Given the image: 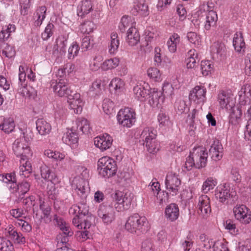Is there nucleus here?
Segmentation results:
<instances>
[{
    "label": "nucleus",
    "mask_w": 251,
    "mask_h": 251,
    "mask_svg": "<svg viewBox=\"0 0 251 251\" xmlns=\"http://www.w3.org/2000/svg\"><path fill=\"white\" fill-rule=\"evenodd\" d=\"M209 152L212 160L217 161L222 159L223 156V148L219 140L214 141Z\"/></svg>",
    "instance_id": "obj_22"
},
{
    "label": "nucleus",
    "mask_w": 251,
    "mask_h": 251,
    "mask_svg": "<svg viewBox=\"0 0 251 251\" xmlns=\"http://www.w3.org/2000/svg\"><path fill=\"white\" fill-rule=\"evenodd\" d=\"M140 36L135 27H131L127 30L126 41L130 46H136L140 41Z\"/></svg>",
    "instance_id": "obj_26"
},
{
    "label": "nucleus",
    "mask_w": 251,
    "mask_h": 251,
    "mask_svg": "<svg viewBox=\"0 0 251 251\" xmlns=\"http://www.w3.org/2000/svg\"><path fill=\"white\" fill-rule=\"evenodd\" d=\"M72 186L77 195L83 200V202L85 201L89 191L88 182L80 177H75L73 180Z\"/></svg>",
    "instance_id": "obj_14"
},
{
    "label": "nucleus",
    "mask_w": 251,
    "mask_h": 251,
    "mask_svg": "<svg viewBox=\"0 0 251 251\" xmlns=\"http://www.w3.org/2000/svg\"><path fill=\"white\" fill-rule=\"evenodd\" d=\"M239 96L241 107L249 104L251 100V86L248 84L243 85L239 92Z\"/></svg>",
    "instance_id": "obj_23"
},
{
    "label": "nucleus",
    "mask_w": 251,
    "mask_h": 251,
    "mask_svg": "<svg viewBox=\"0 0 251 251\" xmlns=\"http://www.w3.org/2000/svg\"><path fill=\"white\" fill-rule=\"evenodd\" d=\"M53 221L54 224L62 231V233L58 234L56 237L57 246L59 248L68 242V237L73 235V232L71 231L68 224L61 217L58 216L57 215L53 216Z\"/></svg>",
    "instance_id": "obj_6"
},
{
    "label": "nucleus",
    "mask_w": 251,
    "mask_h": 251,
    "mask_svg": "<svg viewBox=\"0 0 251 251\" xmlns=\"http://www.w3.org/2000/svg\"><path fill=\"white\" fill-rule=\"evenodd\" d=\"M23 204L26 206L25 210L26 212H28V211L31 208V207H33V214H35L36 216H37V213H35V197L33 196H29L28 198H26L25 199H24L23 201Z\"/></svg>",
    "instance_id": "obj_50"
},
{
    "label": "nucleus",
    "mask_w": 251,
    "mask_h": 251,
    "mask_svg": "<svg viewBox=\"0 0 251 251\" xmlns=\"http://www.w3.org/2000/svg\"><path fill=\"white\" fill-rule=\"evenodd\" d=\"M119 39L116 33L111 35L110 45L109 46V52L110 54H114L118 50L119 46Z\"/></svg>",
    "instance_id": "obj_46"
},
{
    "label": "nucleus",
    "mask_w": 251,
    "mask_h": 251,
    "mask_svg": "<svg viewBox=\"0 0 251 251\" xmlns=\"http://www.w3.org/2000/svg\"><path fill=\"white\" fill-rule=\"evenodd\" d=\"M233 45L237 52L244 51L245 49V43L244 41L243 34L241 32H236L233 39Z\"/></svg>",
    "instance_id": "obj_30"
},
{
    "label": "nucleus",
    "mask_w": 251,
    "mask_h": 251,
    "mask_svg": "<svg viewBox=\"0 0 251 251\" xmlns=\"http://www.w3.org/2000/svg\"><path fill=\"white\" fill-rule=\"evenodd\" d=\"M148 221L145 216L135 213L129 216L125 224L126 229L132 233L140 235L149 229Z\"/></svg>",
    "instance_id": "obj_4"
},
{
    "label": "nucleus",
    "mask_w": 251,
    "mask_h": 251,
    "mask_svg": "<svg viewBox=\"0 0 251 251\" xmlns=\"http://www.w3.org/2000/svg\"><path fill=\"white\" fill-rule=\"evenodd\" d=\"M13 150L17 156L22 157L20 175L25 177H28L32 172L31 163L29 160L32 156V152L29 144L25 139L16 140L13 145Z\"/></svg>",
    "instance_id": "obj_1"
},
{
    "label": "nucleus",
    "mask_w": 251,
    "mask_h": 251,
    "mask_svg": "<svg viewBox=\"0 0 251 251\" xmlns=\"http://www.w3.org/2000/svg\"><path fill=\"white\" fill-rule=\"evenodd\" d=\"M229 95L224 91L220 92L218 97V101L221 108L227 110H232L229 116V123L236 125L239 124L241 116L242 107H234V103L230 101Z\"/></svg>",
    "instance_id": "obj_3"
},
{
    "label": "nucleus",
    "mask_w": 251,
    "mask_h": 251,
    "mask_svg": "<svg viewBox=\"0 0 251 251\" xmlns=\"http://www.w3.org/2000/svg\"><path fill=\"white\" fill-rule=\"evenodd\" d=\"M94 45V41L92 37L85 36L82 39L81 47L85 50L91 49Z\"/></svg>",
    "instance_id": "obj_55"
},
{
    "label": "nucleus",
    "mask_w": 251,
    "mask_h": 251,
    "mask_svg": "<svg viewBox=\"0 0 251 251\" xmlns=\"http://www.w3.org/2000/svg\"><path fill=\"white\" fill-rule=\"evenodd\" d=\"M131 12L134 15H139L143 17L149 15V7L145 0H134Z\"/></svg>",
    "instance_id": "obj_20"
},
{
    "label": "nucleus",
    "mask_w": 251,
    "mask_h": 251,
    "mask_svg": "<svg viewBox=\"0 0 251 251\" xmlns=\"http://www.w3.org/2000/svg\"><path fill=\"white\" fill-rule=\"evenodd\" d=\"M174 88L169 83H164L162 87V92L164 97H171L173 94Z\"/></svg>",
    "instance_id": "obj_59"
},
{
    "label": "nucleus",
    "mask_w": 251,
    "mask_h": 251,
    "mask_svg": "<svg viewBox=\"0 0 251 251\" xmlns=\"http://www.w3.org/2000/svg\"><path fill=\"white\" fill-rule=\"evenodd\" d=\"M201 70L202 75L206 76L209 74L213 68V66L209 61H202L201 64Z\"/></svg>",
    "instance_id": "obj_54"
},
{
    "label": "nucleus",
    "mask_w": 251,
    "mask_h": 251,
    "mask_svg": "<svg viewBox=\"0 0 251 251\" xmlns=\"http://www.w3.org/2000/svg\"><path fill=\"white\" fill-rule=\"evenodd\" d=\"M187 37L189 41L195 45H199L201 42L200 37L196 33L190 32L187 33Z\"/></svg>",
    "instance_id": "obj_60"
},
{
    "label": "nucleus",
    "mask_w": 251,
    "mask_h": 251,
    "mask_svg": "<svg viewBox=\"0 0 251 251\" xmlns=\"http://www.w3.org/2000/svg\"><path fill=\"white\" fill-rule=\"evenodd\" d=\"M40 173L41 177L45 180L52 181L54 174L50 168L45 164H43L40 167Z\"/></svg>",
    "instance_id": "obj_44"
},
{
    "label": "nucleus",
    "mask_w": 251,
    "mask_h": 251,
    "mask_svg": "<svg viewBox=\"0 0 251 251\" xmlns=\"http://www.w3.org/2000/svg\"><path fill=\"white\" fill-rule=\"evenodd\" d=\"M99 174L103 177L109 178L115 175L117 165L113 159L105 156L100 158L98 162Z\"/></svg>",
    "instance_id": "obj_5"
},
{
    "label": "nucleus",
    "mask_w": 251,
    "mask_h": 251,
    "mask_svg": "<svg viewBox=\"0 0 251 251\" xmlns=\"http://www.w3.org/2000/svg\"><path fill=\"white\" fill-rule=\"evenodd\" d=\"M226 47L222 42L217 41L214 42L211 47V51L214 54H216L217 57L222 56L225 52Z\"/></svg>",
    "instance_id": "obj_41"
},
{
    "label": "nucleus",
    "mask_w": 251,
    "mask_h": 251,
    "mask_svg": "<svg viewBox=\"0 0 251 251\" xmlns=\"http://www.w3.org/2000/svg\"><path fill=\"white\" fill-rule=\"evenodd\" d=\"M47 8L45 6H42L38 8L33 14L34 25L39 26L41 25L43 20L46 17Z\"/></svg>",
    "instance_id": "obj_31"
},
{
    "label": "nucleus",
    "mask_w": 251,
    "mask_h": 251,
    "mask_svg": "<svg viewBox=\"0 0 251 251\" xmlns=\"http://www.w3.org/2000/svg\"><path fill=\"white\" fill-rule=\"evenodd\" d=\"M215 198L219 202L227 203L229 200L236 201L238 197L235 191L231 190L226 184L219 185L215 191Z\"/></svg>",
    "instance_id": "obj_9"
},
{
    "label": "nucleus",
    "mask_w": 251,
    "mask_h": 251,
    "mask_svg": "<svg viewBox=\"0 0 251 251\" xmlns=\"http://www.w3.org/2000/svg\"><path fill=\"white\" fill-rule=\"evenodd\" d=\"M135 27L134 23L132 22L131 18L128 16H124L121 19L119 28L122 32H125L129 28Z\"/></svg>",
    "instance_id": "obj_39"
},
{
    "label": "nucleus",
    "mask_w": 251,
    "mask_h": 251,
    "mask_svg": "<svg viewBox=\"0 0 251 251\" xmlns=\"http://www.w3.org/2000/svg\"><path fill=\"white\" fill-rule=\"evenodd\" d=\"M188 58L186 60V66L188 68H194L198 65L200 59L198 53L195 50H191L188 52Z\"/></svg>",
    "instance_id": "obj_32"
},
{
    "label": "nucleus",
    "mask_w": 251,
    "mask_h": 251,
    "mask_svg": "<svg viewBox=\"0 0 251 251\" xmlns=\"http://www.w3.org/2000/svg\"><path fill=\"white\" fill-rule=\"evenodd\" d=\"M67 102L69 103L70 108L74 110L76 114L80 113L82 110L83 102L80 99V95L79 93H72L67 97Z\"/></svg>",
    "instance_id": "obj_18"
},
{
    "label": "nucleus",
    "mask_w": 251,
    "mask_h": 251,
    "mask_svg": "<svg viewBox=\"0 0 251 251\" xmlns=\"http://www.w3.org/2000/svg\"><path fill=\"white\" fill-rule=\"evenodd\" d=\"M0 181H1L6 183L11 182L12 184L10 186V188H13V184L15 183L16 181L15 173H12L10 174H6L5 175H0Z\"/></svg>",
    "instance_id": "obj_51"
},
{
    "label": "nucleus",
    "mask_w": 251,
    "mask_h": 251,
    "mask_svg": "<svg viewBox=\"0 0 251 251\" xmlns=\"http://www.w3.org/2000/svg\"><path fill=\"white\" fill-rule=\"evenodd\" d=\"M206 89L202 86H196L191 91L189 98L198 103H203L206 100Z\"/></svg>",
    "instance_id": "obj_17"
},
{
    "label": "nucleus",
    "mask_w": 251,
    "mask_h": 251,
    "mask_svg": "<svg viewBox=\"0 0 251 251\" xmlns=\"http://www.w3.org/2000/svg\"><path fill=\"white\" fill-rule=\"evenodd\" d=\"M54 92L59 97H68L73 93L69 86L68 80L64 78H58V80H52L51 81Z\"/></svg>",
    "instance_id": "obj_11"
},
{
    "label": "nucleus",
    "mask_w": 251,
    "mask_h": 251,
    "mask_svg": "<svg viewBox=\"0 0 251 251\" xmlns=\"http://www.w3.org/2000/svg\"><path fill=\"white\" fill-rule=\"evenodd\" d=\"M112 198L116 201L114 206L118 211H122L130 208L132 200L130 193L116 191Z\"/></svg>",
    "instance_id": "obj_8"
},
{
    "label": "nucleus",
    "mask_w": 251,
    "mask_h": 251,
    "mask_svg": "<svg viewBox=\"0 0 251 251\" xmlns=\"http://www.w3.org/2000/svg\"><path fill=\"white\" fill-rule=\"evenodd\" d=\"M13 191L12 192H18L19 196L21 197V199H23V197H22V196L24 195L29 190L30 185L29 182L23 181L19 185L13 183Z\"/></svg>",
    "instance_id": "obj_35"
},
{
    "label": "nucleus",
    "mask_w": 251,
    "mask_h": 251,
    "mask_svg": "<svg viewBox=\"0 0 251 251\" xmlns=\"http://www.w3.org/2000/svg\"><path fill=\"white\" fill-rule=\"evenodd\" d=\"M154 248L151 241L146 240L142 243L141 251H154Z\"/></svg>",
    "instance_id": "obj_63"
},
{
    "label": "nucleus",
    "mask_w": 251,
    "mask_h": 251,
    "mask_svg": "<svg viewBox=\"0 0 251 251\" xmlns=\"http://www.w3.org/2000/svg\"><path fill=\"white\" fill-rule=\"evenodd\" d=\"M62 140L65 144L72 146L73 148L77 145L78 137V134L75 130L71 129L70 131L66 133L62 137Z\"/></svg>",
    "instance_id": "obj_27"
},
{
    "label": "nucleus",
    "mask_w": 251,
    "mask_h": 251,
    "mask_svg": "<svg viewBox=\"0 0 251 251\" xmlns=\"http://www.w3.org/2000/svg\"><path fill=\"white\" fill-rule=\"evenodd\" d=\"M198 212L203 217H207L211 212L210 199L206 195H202L199 197L198 204Z\"/></svg>",
    "instance_id": "obj_21"
},
{
    "label": "nucleus",
    "mask_w": 251,
    "mask_h": 251,
    "mask_svg": "<svg viewBox=\"0 0 251 251\" xmlns=\"http://www.w3.org/2000/svg\"><path fill=\"white\" fill-rule=\"evenodd\" d=\"M76 130L78 129L83 133L87 134L90 131V125L89 122L83 118H80L76 120Z\"/></svg>",
    "instance_id": "obj_42"
},
{
    "label": "nucleus",
    "mask_w": 251,
    "mask_h": 251,
    "mask_svg": "<svg viewBox=\"0 0 251 251\" xmlns=\"http://www.w3.org/2000/svg\"><path fill=\"white\" fill-rule=\"evenodd\" d=\"M179 215V208L176 204L171 203L166 207L165 217L168 221H175L178 219Z\"/></svg>",
    "instance_id": "obj_25"
},
{
    "label": "nucleus",
    "mask_w": 251,
    "mask_h": 251,
    "mask_svg": "<svg viewBox=\"0 0 251 251\" xmlns=\"http://www.w3.org/2000/svg\"><path fill=\"white\" fill-rule=\"evenodd\" d=\"M213 251H229L224 244L219 241L215 242L213 247Z\"/></svg>",
    "instance_id": "obj_64"
},
{
    "label": "nucleus",
    "mask_w": 251,
    "mask_h": 251,
    "mask_svg": "<svg viewBox=\"0 0 251 251\" xmlns=\"http://www.w3.org/2000/svg\"><path fill=\"white\" fill-rule=\"evenodd\" d=\"M162 94L161 92L158 91L157 89L154 88L151 93L150 103L152 105L157 106L160 103V101L163 102L164 97L162 96Z\"/></svg>",
    "instance_id": "obj_38"
},
{
    "label": "nucleus",
    "mask_w": 251,
    "mask_h": 251,
    "mask_svg": "<svg viewBox=\"0 0 251 251\" xmlns=\"http://www.w3.org/2000/svg\"><path fill=\"white\" fill-rule=\"evenodd\" d=\"M15 53L14 48L8 45H6V47L2 50V55L9 58L14 57Z\"/></svg>",
    "instance_id": "obj_62"
},
{
    "label": "nucleus",
    "mask_w": 251,
    "mask_h": 251,
    "mask_svg": "<svg viewBox=\"0 0 251 251\" xmlns=\"http://www.w3.org/2000/svg\"><path fill=\"white\" fill-rule=\"evenodd\" d=\"M96 26L94 23L90 21H85L80 25V29L83 33L89 34L93 32Z\"/></svg>",
    "instance_id": "obj_47"
},
{
    "label": "nucleus",
    "mask_w": 251,
    "mask_h": 251,
    "mask_svg": "<svg viewBox=\"0 0 251 251\" xmlns=\"http://www.w3.org/2000/svg\"><path fill=\"white\" fill-rule=\"evenodd\" d=\"M208 153L202 147L194 148L190 155L186 158L184 168L187 171L191 170L193 166L200 169L204 167L207 163Z\"/></svg>",
    "instance_id": "obj_2"
},
{
    "label": "nucleus",
    "mask_w": 251,
    "mask_h": 251,
    "mask_svg": "<svg viewBox=\"0 0 251 251\" xmlns=\"http://www.w3.org/2000/svg\"><path fill=\"white\" fill-rule=\"evenodd\" d=\"M69 214L75 216H86L88 214V206L86 204L85 201L83 202V200L79 205H73L69 209Z\"/></svg>",
    "instance_id": "obj_24"
},
{
    "label": "nucleus",
    "mask_w": 251,
    "mask_h": 251,
    "mask_svg": "<svg viewBox=\"0 0 251 251\" xmlns=\"http://www.w3.org/2000/svg\"><path fill=\"white\" fill-rule=\"evenodd\" d=\"M209 6L207 4H203L200 7L201 11L207 12L206 16V21L204 25V28L209 30L211 27L214 26L218 20V16L216 12L212 10L209 9Z\"/></svg>",
    "instance_id": "obj_16"
},
{
    "label": "nucleus",
    "mask_w": 251,
    "mask_h": 251,
    "mask_svg": "<svg viewBox=\"0 0 251 251\" xmlns=\"http://www.w3.org/2000/svg\"><path fill=\"white\" fill-rule=\"evenodd\" d=\"M15 124L12 119H4L2 124L0 125V128L5 133H9L13 130Z\"/></svg>",
    "instance_id": "obj_45"
},
{
    "label": "nucleus",
    "mask_w": 251,
    "mask_h": 251,
    "mask_svg": "<svg viewBox=\"0 0 251 251\" xmlns=\"http://www.w3.org/2000/svg\"><path fill=\"white\" fill-rule=\"evenodd\" d=\"M93 10V3L90 0H82L77 7V14L83 17Z\"/></svg>",
    "instance_id": "obj_28"
},
{
    "label": "nucleus",
    "mask_w": 251,
    "mask_h": 251,
    "mask_svg": "<svg viewBox=\"0 0 251 251\" xmlns=\"http://www.w3.org/2000/svg\"><path fill=\"white\" fill-rule=\"evenodd\" d=\"M9 234L15 243L24 244L25 242V238L21 233L11 230Z\"/></svg>",
    "instance_id": "obj_53"
},
{
    "label": "nucleus",
    "mask_w": 251,
    "mask_h": 251,
    "mask_svg": "<svg viewBox=\"0 0 251 251\" xmlns=\"http://www.w3.org/2000/svg\"><path fill=\"white\" fill-rule=\"evenodd\" d=\"M181 184V180L178 175L173 172L168 173L165 180L166 189L173 195H176L178 193Z\"/></svg>",
    "instance_id": "obj_13"
},
{
    "label": "nucleus",
    "mask_w": 251,
    "mask_h": 251,
    "mask_svg": "<svg viewBox=\"0 0 251 251\" xmlns=\"http://www.w3.org/2000/svg\"><path fill=\"white\" fill-rule=\"evenodd\" d=\"M104 88V84L102 83L101 80L96 79L90 86L88 92L91 96H96L100 94Z\"/></svg>",
    "instance_id": "obj_34"
},
{
    "label": "nucleus",
    "mask_w": 251,
    "mask_h": 251,
    "mask_svg": "<svg viewBox=\"0 0 251 251\" xmlns=\"http://www.w3.org/2000/svg\"><path fill=\"white\" fill-rule=\"evenodd\" d=\"M79 50V47L76 42H74L68 49V58L73 59L77 56Z\"/></svg>",
    "instance_id": "obj_52"
},
{
    "label": "nucleus",
    "mask_w": 251,
    "mask_h": 251,
    "mask_svg": "<svg viewBox=\"0 0 251 251\" xmlns=\"http://www.w3.org/2000/svg\"><path fill=\"white\" fill-rule=\"evenodd\" d=\"M98 217L105 225L110 224L115 219V213L112 206L102 204L98 211Z\"/></svg>",
    "instance_id": "obj_12"
},
{
    "label": "nucleus",
    "mask_w": 251,
    "mask_h": 251,
    "mask_svg": "<svg viewBox=\"0 0 251 251\" xmlns=\"http://www.w3.org/2000/svg\"><path fill=\"white\" fill-rule=\"evenodd\" d=\"M216 184L217 181L215 179L208 178L204 182L202 186V190L204 193H206L210 190L213 189Z\"/></svg>",
    "instance_id": "obj_49"
},
{
    "label": "nucleus",
    "mask_w": 251,
    "mask_h": 251,
    "mask_svg": "<svg viewBox=\"0 0 251 251\" xmlns=\"http://www.w3.org/2000/svg\"><path fill=\"white\" fill-rule=\"evenodd\" d=\"M113 139L108 134L96 137L94 138V144L102 151L109 149L112 144Z\"/></svg>",
    "instance_id": "obj_19"
},
{
    "label": "nucleus",
    "mask_w": 251,
    "mask_h": 251,
    "mask_svg": "<svg viewBox=\"0 0 251 251\" xmlns=\"http://www.w3.org/2000/svg\"><path fill=\"white\" fill-rule=\"evenodd\" d=\"M0 250L1 251H14L11 242L4 238L0 237Z\"/></svg>",
    "instance_id": "obj_48"
},
{
    "label": "nucleus",
    "mask_w": 251,
    "mask_h": 251,
    "mask_svg": "<svg viewBox=\"0 0 251 251\" xmlns=\"http://www.w3.org/2000/svg\"><path fill=\"white\" fill-rule=\"evenodd\" d=\"M36 129L41 135L49 134L51 129L50 125L43 119H39L36 121Z\"/></svg>",
    "instance_id": "obj_29"
},
{
    "label": "nucleus",
    "mask_w": 251,
    "mask_h": 251,
    "mask_svg": "<svg viewBox=\"0 0 251 251\" xmlns=\"http://www.w3.org/2000/svg\"><path fill=\"white\" fill-rule=\"evenodd\" d=\"M40 200V209L42 210L43 216L42 219H43L44 222L46 224L50 223L52 219L50 215L51 208L49 206L45 204V202L42 201L41 198L39 199Z\"/></svg>",
    "instance_id": "obj_36"
},
{
    "label": "nucleus",
    "mask_w": 251,
    "mask_h": 251,
    "mask_svg": "<svg viewBox=\"0 0 251 251\" xmlns=\"http://www.w3.org/2000/svg\"><path fill=\"white\" fill-rule=\"evenodd\" d=\"M133 92L136 98L140 101L145 100L149 94V90L141 85L135 86L133 88Z\"/></svg>",
    "instance_id": "obj_37"
},
{
    "label": "nucleus",
    "mask_w": 251,
    "mask_h": 251,
    "mask_svg": "<svg viewBox=\"0 0 251 251\" xmlns=\"http://www.w3.org/2000/svg\"><path fill=\"white\" fill-rule=\"evenodd\" d=\"M235 219L244 224H248L251 221V214L246 205H237L233 209Z\"/></svg>",
    "instance_id": "obj_15"
},
{
    "label": "nucleus",
    "mask_w": 251,
    "mask_h": 251,
    "mask_svg": "<svg viewBox=\"0 0 251 251\" xmlns=\"http://www.w3.org/2000/svg\"><path fill=\"white\" fill-rule=\"evenodd\" d=\"M102 107L104 112L107 114H109L112 112L114 104L113 101L109 99H106L103 101Z\"/></svg>",
    "instance_id": "obj_58"
},
{
    "label": "nucleus",
    "mask_w": 251,
    "mask_h": 251,
    "mask_svg": "<svg viewBox=\"0 0 251 251\" xmlns=\"http://www.w3.org/2000/svg\"><path fill=\"white\" fill-rule=\"evenodd\" d=\"M156 134L151 128L146 127L142 132L140 137L144 141L148 151L152 154L159 150V145L156 140Z\"/></svg>",
    "instance_id": "obj_7"
},
{
    "label": "nucleus",
    "mask_w": 251,
    "mask_h": 251,
    "mask_svg": "<svg viewBox=\"0 0 251 251\" xmlns=\"http://www.w3.org/2000/svg\"><path fill=\"white\" fill-rule=\"evenodd\" d=\"M67 38L64 35L59 36L56 40L55 45L53 48L54 54L58 52H65V48L67 45Z\"/></svg>",
    "instance_id": "obj_33"
},
{
    "label": "nucleus",
    "mask_w": 251,
    "mask_h": 251,
    "mask_svg": "<svg viewBox=\"0 0 251 251\" xmlns=\"http://www.w3.org/2000/svg\"><path fill=\"white\" fill-rule=\"evenodd\" d=\"M119 64V59L116 57L106 60L101 64L102 70L107 71L117 67Z\"/></svg>",
    "instance_id": "obj_43"
},
{
    "label": "nucleus",
    "mask_w": 251,
    "mask_h": 251,
    "mask_svg": "<svg viewBox=\"0 0 251 251\" xmlns=\"http://www.w3.org/2000/svg\"><path fill=\"white\" fill-rule=\"evenodd\" d=\"M148 76L155 81H159L161 77L159 70L156 68H150L147 71Z\"/></svg>",
    "instance_id": "obj_56"
},
{
    "label": "nucleus",
    "mask_w": 251,
    "mask_h": 251,
    "mask_svg": "<svg viewBox=\"0 0 251 251\" xmlns=\"http://www.w3.org/2000/svg\"><path fill=\"white\" fill-rule=\"evenodd\" d=\"M124 83L120 78L113 79L110 84V86L113 87L115 90H120L124 87Z\"/></svg>",
    "instance_id": "obj_61"
},
{
    "label": "nucleus",
    "mask_w": 251,
    "mask_h": 251,
    "mask_svg": "<svg viewBox=\"0 0 251 251\" xmlns=\"http://www.w3.org/2000/svg\"><path fill=\"white\" fill-rule=\"evenodd\" d=\"M53 28L54 25L52 23H49L47 25L44 32L42 33V38L44 40H48L53 35Z\"/></svg>",
    "instance_id": "obj_57"
},
{
    "label": "nucleus",
    "mask_w": 251,
    "mask_h": 251,
    "mask_svg": "<svg viewBox=\"0 0 251 251\" xmlns=\"http://www.w3.org/2000/svg\"><path fill=\"white\" fill-rule=\"evenodd\" d=\"M180 42V37L176 33H174L170 36L167 42V46L169 50L172 53L175 52L176 50L177 45Z\"/></svg>",
    "instance_id": "obj_40"
},
{
    "label": "nucleus",
    "mask_w": 251,
    "mask_h": 251,
    "mask_svg": "<svg viewBox=\"0 0 251 251\" xmlns=\"http://www.w3.org/2000/svg\"><path fill=\"white\" fill-rule=\"evenodd\" d=\"M136 119V114L131 108L126 107L120 110L117 115V120L120 125L124 127L132 126Z\"/></svg>",
    "instance_id": "obj_10"
}]
</instances>
